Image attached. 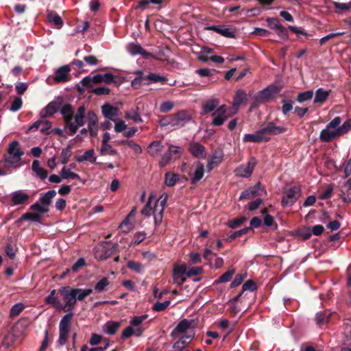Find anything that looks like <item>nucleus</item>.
I'll return each mask as SVG.
<instances>
[{
    "instance_id": "1",
    "label": "nucleus",
    "mask_w": 351,
    "mask_h": 351,
    "mask_svg": "<svg viewBox=\"0 0 351 351\" xmlns=\"http://www.w3.org/2000/svg\"><path fill=\"white\" fill-rule=\"evenodd\" d=\"M58 293L62 296L64 304L61 303L58 298L55 296L56 293L55 289H53L50 294L45 298V302L51 304L57 311L69 312L74 309L76 304L74 289L69 286L63 287L58 290Z\"/></svg>"
},
{
    "instance_id": "2",
    "label": "nucleus",
    "mask_w": 351,
    "mask_h": 351,
    "mask_svg": "<svg viewBox=\"0 0 351 351\" xmlns=\"http://www.w3.org/2000/svg\"><path fill=\"white\" fill-rule=\"evenodd\" d=\"M168 195L162 193L157 199H155L154 195L150 194L148 201L144 208L141 211L145 217L152 215L156 226L159 225L162 220L163 211L167 204Z\"/></svg>"
},
{
    "instance_id": "3",
    "label": "nucleus",
    "mask_w": 351,
    "mask_h": 351,
    "mask_svg": "<svg viewBox=\"0 0 351 351\" xmlns=\"http://www.w3.org/2000/svg\"><path fill=\"white\" fill-rule=\"evenodd\" d=\"M341 119L339 117H335L326 127L322 130L319 138L322 141L329 142L331 140L338 138L346 134L351 130V119L346 121L340 125Z\"/></svg>"
},
{
    "instance_id": "4",
    "label": "nucleus",
    "mask_w": 351,
    "mask_h": 351,
    "mask_svg": "<svg viewBox=\"0 0 351 351\" xmlns=\"http://www.w3.org/2000/svg\"><path fill=\"white\" fill-rule=\"evenodd\" d=\"M196 323L194 320L191 319H182L180 321L176 328L172 331L171 336L178 337V335L184 333V332H187L188 335L182 337L178 341H176L173 348L175 349H181L184 348L186 344L190 342V341L194 337L193 328L195 327Z\"/></svg>"
},
{
    "instance_id": "5",
    "label": "nucleus",
    "mask_w": 351,
    "mask_h": 351,
    "mask_svg": "<svg viewBox=\"0 0 351 351\" xmlns=\"http://www.w3.org/2000/svg\"><path fill=\"white\" fill-rule=\"evenodd\" d=\"M73 316L72 313H69L64 315L60 322L58 342L60 345L65 344L69 338Z\"/></svg>"
},
{
    "instance_id": "6",
    "label": "nucleus",
    "mask_w": 351,
    "mask_h": 351,
    "mask_svg": "<svg viewBox=\"0 0 351 351\" xmlns=\"http://www.w3.org/2000/svg\"><path fill=\"white\" fill-rule=\"evenodd\" d=\"M183 149L181 147L170 145L167 152L162 156L159 165L164 167L169 164L172 160H176L180 158Z\"/></svg>"
},
{
    "instance_id": "7",
    "label": "nucleus",
    "mask_w": 351,
    "mask_h": 351,
    "mask_svg": "<svg viewBox=\"0 0 351 351\" xmlns=\"http://www.w3.org/2000/svg\"><path fill=\"white\" fill-rule=\"evenodd\" d=\"M19 143L18 141H14L12 142L8 147V156L5 159V163L11 165L19 162L21 156L23 155V152H22L19 147Z\"/></svg>"
},
{
    "instance_id": "8",
    "label": "nucleus",
    "mask_w": 351,
    "mask_h": 351,
    "mask_svg": "<svg viewBox=\"0 0 351 351\" xmlns=\"http://www.w3.org/2000/svg\"><path fill=\"white\" fill-rule=\"evenodd\" d=\"M112 254V245L110 243L103 242L99 243L94 250L95 258L103 261L108 258Z\"/></svg>"
},
{
    "instance_id": "9",
    "label": "nucleus",
    "mask_w": 351,
    "mask_h": 351,
    "mask_svg": "<svg viewBox=\"0 0 351 351\" xmlns=\"http://www.w3.org/2000/svg\"><path fill=\"white\" fill-rule=\"evenodd\" d=\"M300 195V190L298 186H293L284 192L282 204L284 207L293 205Z\"/></svg>"
},
{
    "instance_id": "10",
    "label": "nucleus",
    "mask_w": 351,
    "mask_h": 351,
    "mask_svg": "<svg viewBox=\"0 0 351 351\" xmlns=\"http://www.w3.org/2000/svg\"><path fill=\"white\" fill-rule=\"evenodd\" d=\"M256 165V159L252 158L245 165H240L235 169L234 173L237 177L248 178L252 175Z\"/></svg>"
},
{
    "instance_id": "11",
    "label": "nucleus",
    "mask_w": 351,
    "mask_h": 351,
    "mask_svg": "<svg viewBox=\"0 0 351 351\" xmlns=\"http://www.w3.org/2000/svg\"><path fill=\"white\" fill-rule=\"evenodd\" d=\"M84 118H85V108L82 106L78 108L77 113L73 115L71 117V123L74 127H75V130H71L70 126H66L67 128L71 134H74L77 131L79 127L82 126L84 124Z\"/></svg>"
},
{
    "instance_id": "12",
    "label": "nucleus",
    "mask_w": 351,
    "mask_h": 351,
    "mask_svg": "<svg viewBox=\"0 0 351 351\" xmlns=\"http://www.w3.org/2000/svg\"><path fill=\"white\" fill-rule=\"evenodd\" d=\"M212 116L213 117V125L219 126L223 125L226 120L232 116V114L228 113L225 105H222L215 110Z\"/></svg>"
},
{
    "instance_id": "13",
    "label": "nucleus",
    "mask_w": 351,
    "mask_h": 351,
    "mask_svg": "<svg viewBox=\"0 0 351 351\" xmlns=\"http://www.w3.org/2000/svg\"><path fill=\"white\" fill-rule=\"evenodd\" d=\"M263 136L267 138V141L270 139L271 135H277L284 133L287 128L283 126H277L274 123L269 122L261 129Z\"/></svg>"
},
{
    "instance_id": "14",
    "label": "nucleus",
    "mask_w": 351,
    "mask_h": 351,
    "mask_svg": "<svg viewBox=\"0 0 351 351\" xmlns=\"http://www.w3.org/2000/svg\"><path fill=\"white\" fill-rule=\"evenodd\" d=\"M186 265L175 264L173 269V282L179 286L186 280Z\"/></svg>"
},
{
    "instance_id": "15",
    "label": "nucleus",
    "mask_w": 351,
    "mask_h": 351,
    "mask_svg": "<svg viewBox=\"0 0 351 351\" xmlns=\"http://www.w3.org/2000/svg\"><path fill=\"white\" fill-rule=\"evenodd\" d=\"M280 88L276 86H269L261 90L256 99L258 102H266L274 98L278 93Z\"/></svg>"
},
{
    "instance_id": "16",
    "label": "nucleus",
    "mask_w": 351,
    "mask_h": 351,
    "mask_svg": "<svg viewBox=\"0 0 351 351\" xmlns=\"http://www.w3.org/2000/svg\"><path fill=\"white\" fill-rule=\"evenodd\" d=\"M171 121L166 123H162V125L170 124L173 127H182L190 120V116L184 111L178 112L171 116Z\"/></svg>"
},
{
    "instance_id": "17",
    "label": "nucleus",
    "mask_w": 351,
    "mask_h": 351,
    "mask_svg": "<svg viewBox=\"0 0 351 351\" xmlns=\"http://www.w3.org/2000/svg\"><path fill=\"white\" fill-rule=\"evenodd\" d=\"M266 193L265 188L261 185V183H257L255 186L249 189L243 191L241 195L240 199H249L256 195H262Z\"/></svg>"
},
{
    "instance_id": "18",
    "label": "nucleus",
    "mask_w": 351,
    "mask_h": 351,
    "mask_svg": "<svg viewBox=\"0 0 351 351\" xmlns=\"http://www.w3.org/2000/svg\"><path fill=\"white\" fill-rule=\"evenodd\" d=\"M126 49L128 51L132 56L141 55L144 58L148 59L153 57L152 54L146 51L138 43H129Z\"/></svg>"
},
{
    "instance_id": "19",
    "label": "nucleus",
    "mask_w": 351,
    "mask_h": 351,
    "mask_svg": "<svg viewBox=\"0 0 351 351\" xmlns=\"http://www.w3.org/2000/svg\"><path fill=\"white\" fill-rule=\"evenodd\" d=\"M71 69L68 65H64L58 68L53 76V81L56 83L65 82L69 80V74Z\"/></svg>"
},
{
    "instance_id": "20",
    "label": "nucleus",
    "mask_w": 351,
    "mask_h": 351,
    "mask_svg": "<svg viewBox=\"0 0 351 351\" xmlns=\"http://www.w3.org/2000/svg\"><path fill=\"white\" fill-rule=\"evenodd\" d=\"M206 29L214 31L221 36L228 38H234L235 36V31L228 26L226 25H212L206 27Z\"/></svg>"
},
{
    "instance_id": "21",
    "label": "nucleus",
    "mask_w": 351,
    "mask_h": 351,
    "mask_svg": "<svg viewBox=\"0 0 351 351\" xmlns=\"http://www.w3.org/2000/svg\"><path fill=\"white\" fill-rule=\"evenodd\" d=\"M10 197L12 204L16 206L26 203L29 199V195L23 191L19 190L12 193Z\"/></svg>"
},
{
    "instance_id": "22",
    "label": "nucleus",
    "mask_w": 351,
    "mask_h": 351,
    "mask_svg": "<svg viewBox=\"0 0 351 351\" xmlns=\"http://www.w3.org/2000/svg\"><path fill=\"white\" fill-rule=\"evenodd\" d=\"M60 112L63 116L65 126H70L71 130H75V127H74V125H73L71 123V117L73 115L74 113L72 106L70 104L64 105L60 110Z\"/></svg>"
},
{
    "instance_id": "23",
    "label": "nucleus",
    "mask_w": 351,
    "mask_h": 351,
    "mask_svg": "<svg viewBox=\"0 0 351 351\" xmlns=\"http://www.w3.org/2000/svg\"><path fill=\"white\" fill-rule=\"evenodd\" d=\"M98 119L95 113L93 111L88 112V128L92 136H95L98 131Z\"/></svg>"
},
{
    "instance_id": "24",
    "label": "nucleus",
    "mask_w": 351,
    "mask_h": 351,
    "mask_svg": "<svg viewBox=\"0 0 351 351\" xmlns=\"http://www.w3.org/2000/svg\"><path fill=\"white\" fill-rule=\"evenodd\" d=\"M189 150L192 155L199 158H204L206 152L203 145L197 143H192L190 144Z\"/></svg>"
},
{
    "instance_id": "25",
    "label": "nucleus",
    "mask_w": 351,
    "mask_h": 351,
    "mask_svg": "<svg viewBox=\"0 0 351 351\" xmlns=\"http://www.w3.org/2000/svg\"><path fill=\"white\" fill-rule=\"evenodd\" d=\"M340 191L339 195L343 202H351V178L341 186Z\"/></svg>"
},
{
    "instance_id": "26",
    "label": "nucleus",
    "mask_w": 351,
    "mask_h": 351,
    "mask_svg": "<svg viewBox=\"0 0 351 351\" xmlns=\"http://www.w3.org/2000/svg\"><path fill=\"white\" fill-rule=\"evenodd\" d=\"M204 165L198 162L193 173L190 174L191 176V183L195 184L198 182L204 176Z\"/></svg>"
},
{
    "instance_id": "27",
    "label": "nucleus",
    "mask_w": 351,
    "mask_h": 351,
    "mask_svg": "<svg viewBox=\"0 0 351 351\" xmlns=\"http://www.w3.org/2000/svg\"><path fill=\"white\" fill-rule=\"evenodd\" d=\"M243 141L245 143L247 142H252V143H258V142H266L267 138L263 136V133L261 130L256 131L254 134H245Z\"/></svg>"
},
{
    "instance_id": "28",
    "label": "nucleus",
    "mask_w": 351,
    "mask_h": 351,
    "mask_svg": "<svg viewBox=\"0 0 351 351\" xmlns=\"http://www.w3.org/2000/svg\"><path fill=\"white\" fill-rule=\"evenodd\" d=\"M32 169L41 180H45L48 176L47 171L41 167L40 162L38 160L33 161Z\"/></svg>"
},
{
    "instance_id": "29",
    "label": "nucleus",
    "mask_w": 351,
    "mask_h": 351,
    "mask_svg": "<svg viewBox=\"0 0 351 351\" xmlns=\"http://www.w3.org/2000/svg\"><path fill=\"white\" fill-rule=\"evenodd\" d=\"M59 106L57 102H50L44 109L40 111V117L45 118L55 114L58 110Z\"/></svg>"
},
{
    "instance_id": "30",
    "label": "nucleus",
    "mask_w": 351,
    "mask_h": 351,
    "mask_svg": "<svg viewBox=\"0 0 351 351\" xmlns=\"http://www.w3.org/2000/svg\"><path fill=\"white\" fill-rule=\"evenodd\" d=\"M163 149V145L160 141L152 142L147 147V152L152 156H158Z\"/></svg>"
},
{
    "instance_id": "31",
    "label": "nucleus",
    "mask_w": 351,
    "mask_h": 351,
    "mask_svg": "<svg viewBox=\"0 0 351 351\" xmlns=\"http://www.w3.org/2000/svg\"><path fill=\"white\" fill-rule=\"evenodd\" d=\"M102 112L106 118L114 120V118L117 116L118 109L109 104H106L102 106Z\"/></svg>"
},
{
    "instance_id": "32",
    "label": "nucleus",
    "mask_w": 351,
    "mask_h": 351,
    "mask_svg": "<svg viewBox=\"0 0 351 351\" xmlns=\"http://www.w3.org/2000/svg\"><path fill=\"white\" fill-rule=\"evenodd\" d=\"M96 160L97 157L95 156V153L93 149H88L85 152L84 154L77 157V160L78 162L88 161L91 163H94L96 162Z\"/></svg>"
},
{
    "instance_id": "33",
    "label": "nucleus",
    "mask_w": 351,
    "mask_h": 351,
    "mask_svg": "<svg viewBox=\"0 0 351 351\" xmlns=\"http://www.w3.org/2000/svg\"><path fill=\"white\" fill-rule=\"evenodd\" d=\"M56 195V192L54 190H51L41 195L38 202H39L43 206H46L49 208V206L51 203V199Z\"/></svg>"
},
{
    "instance_id": "34",
    "label": "nucleus",
    "mask_w": 351,
    "mask_h": 351,
    "mask_svg": "<svg viewBox=\"0 0 351 351\" xmlns=\"http://www.w3.org/2000/svg\"><path fill=\"white\" fill-rule=\"evenodd\" d=\"M143 330L141 328H134L130 324L125 328L122 333L123 338H128L132 335L139 337L142 335Z\"/></svg>"
},
{
    "instance_id": "35",
    "label": "nucleus",
    "mask_w": 351,
    "mask_h": 351,
    "mask_svg": "<svg viewBox=\"0 0 351 351\" xmlns=\"http://www.w3.org/2000/svg\"><path fill=\"white\" fill-rule=\"evenodd\" d=\"M145 80L146 82H145V84H149L152 82H160L162 84H164L167 81V79L165 77L161 76L156 73H150L148 75L145 76Z\"/></svg>"
},
{
    "instance_id": "36",
    "label": "nucleus",
    "mask_w": 351,
    "mask_h": 351,
    "mask_svg": "<svg viewBox=\"0 0 351 351\" xmlns=\"http://www.w3.org/2000/svg\"><path fill=\"white\" fill-rule=\"evenodd\" d=\"M180 180V176L178 173L167 172L165 175V183L168 186H173Z\"/></svg>"
},
{
    "instance_id": "37",
    "label": "nucleus",
    "mask_w": 351,
    "mask_h": 351,
    "mask_svg": "<svg viewBox=\"0 0 351 351\" xmlns=\"http://www.w3.org/2000/svg\"><path fill=\"white\" fill-rule=\"evenodd\" d=\"M119 228L122 232L128 233L134 228V220L126 217Z\"/></svg>"
},
{
    "instance_id": "38",
    "label": "nucleus",
    "mask_w": 351,
    "mask_h": 351,
    "mask_svg": "<svg viewBox=\"0 0 351 351\" xmlns=\"http://www.w3.org/2000/svg\"><path fill=\"white\" fill-rule=\"evenodd\" d=\"M47 19L49 23H53L58 29H60L62 27V20L56 13L53 12H49L47 14Z\"/></svg>"
},
{
    "instance_id": "39",
    "label": "nucleus",
    "mask_w": 351,
    "mask_h": 351,
    "mask_svg": "<svg viewBox=\"0 0 351 351\" xmlns=\"http://www.w3.org/2000/svg\"><path fill=\"white\" fill-rule=\"evenodd\" d=\"M329 94H330V91L324 90L322 88L317 89L315 93L314 103L323 104L326 100V99L328 97Z\"/></svg>"
},
{
    "instance_id": "40",
    "label": "nucleus",
    "mask_w": 351,
    "mask_h": 351,
    "mask_svg": "<svg viewBox=\"0 0 351 351\" xmlns=\"http://www.w3.org/2000/svg\"><path fill=\"white\" fill-rule=\"evenodd\" d=\"M119 145H125L131 148L135 154L139 155L142 153V149L139 145L131 140L121 141Z\"/></svg>"
},
{
    "instance_id": "41",
    "label": "nucleus",
    "mask_w": 351,
    "mask_h": 351,
    "mask_svg": "<svg viewBox=\"0 0 351 351\" xmlns=\"http://www.w3.org/2000/svg\"><path fill=\"white\" fill-rule=\"evenodd\" d=\"M136 73L138 76L132 81L131 86L134 88H138L142 84H145V82H146L145 76L143 75V73L142 71H138Z\"/></svg>"
},
{
    "instance_id": "42",
    "label": "nucleus",
    "mask_w": 351,
    "mask_h": 351,
    "mask_svg": "<svg viewBox=\"0 0 351 351\" xmlns=\"http://www.w3.org/2000/svg\"><path fill=\"white\" fill-rule=\"evenodd\" d=\"M62 178L64 180L66 179H77L81 180L80 177L78 174L72 172L70 169L67 168L66 167H64L60 172Z\"/></svg>"
},
{
    "instance_id": "43",
    "label": "nucleus",
    "mask_w": 351,
    "mask_h": 351,
    "mask_svg": "<svg viewBox=\"0 0 351 351\" xmlns=\"http://www.w3.org/2000/svg\"><path fill=\"white\" fill-rule=\"evenodd\" d=\"M75 295V300L80 301L83 300L86 297L92 293L93 290L91 289H74Z\"/></svg>"
},
{
    "instance_id": "44",
    "label": "nucleus",
    "mask_w": 351,
    "mask_h": 351,
    "mask_svg": "<svg viewBox=\"0 0 351 351\" xmlns=\"http://www.w3.org/2000/svg\"><path fill=\"white\" fill-rule=\"evenodd\" d=\"M222 156H213L211 158L208 160V164L206 165L208 171H210L214 168V167L218 166L222 162Z\"/></svg>"
},
{
    "instance_id": "45",
    "label": "nucleus",
    "mask_w": 351,
    "mask_h": 351,
    "mask_svg": "<svg viewBox=\"0 0 351 351\" xmlns=\"http://www.w3.org/2000/svg\"><path fill=\"white\" fill-rule=\"evenodd\" d=\"M246 99V94L243 90H238L234 97L233 106H239L241 105Z\"/></svg>"
},
{
    "instance_id": "46",
    "label": "nucleus",
    "mask_w": 351,
    "mask_h": 351,
    "mask_svg": "<svg viewBox=\"0 0 351 351\" xmlns=\"http://www.w3.org/2000/svg\"><path fill=\"white\" fill-rule=\"evenodd\" d=\"M120 324L118 322H108L106 324V332L108 335H114L119 328Z\"/></svg>"
},
{
    "instance_id": "47",
    "label": "nucleus",
    "mask_w": 351,
    "mask_h": 351,
    "mask_svg": "<svg viewBox=\"0 0 351 351\" xmlns=\"http://www.w3.org/2000/svg\"><path fill=\"white\" fill-rule=\"evenodd\" d=\"M313 96V90H307L300 93L297 97V101L300 103L310 100Z\"/></svg>"
},
{
    "instance_id": "48",
    "label": "nucleus",
    "mask_w": 351,
    "mask_h": 351,
    "mask_svg": "<svg viewBox=\"0 0 351 351\" xmlns=\"http://www.w3.org/2000/svg\"><path fill=\"white\" fill-rule=\"evenodd\" d=\"M30 209L36 213H46L49 211V208H47L46 206H43L39 202H36L35 204H32L30 206Z\"/></svg>"
},
{
    "instance_id": "49",
    "label": "nucleus",
    "mask_w": 351,
    "mask_h": 351,
    "mask_svg": "<svg viewBox=\"0 0 351 351\" xmlns=\"http://www.w3.org/2000/svg\"><path fill=\"white\" fill-rule=\"evenodd\" d=\"M100 154L101 155H117V151L113 149L112 146L108 143L106 145H101L100 149Z\"/></svg>"
},
{
    "instance_id": "50",
    "label": "nucleus",
    "mask_w": 351,
    "mask_h": 351,
    "mask_svg": "<svg viewBox=\"0 0 351 351\" xmlns=\"http://www.w3.org/2000/svg\"><path fill=\"white\" fill-rule=\"evenodd\" d=\"M246 220H247V219L245 217H241L229 221L227 223V225L228 227H230L231 228H237L239 226H241Z\"/></svg>"
},
{
    "instance_id": "51",
    "label": "nucleus",
    "mask_w": 351,
    "mask_h": 351,
    "mask_svg": "<svg viewBox=\"0 0 351 351\" xmlns=\"http://www.w3.org/2000/svg\"><path fill=\"white\" fill-rule=\"evenodd\" d=\"M110 282L107 278H103L95 286V289L97 291L101 292L106 290V287L109 285Z\"/></svg>"
},
{
    "instance_id": "52",
    "label": "nucleus",
    "mask_w": 351,
    "mask_h": 351,
    "mask_svg": "<svg viewBox=\"0 0 351 351\" xmlns=\"http://www.w3.org/2000/svg\"><path fill=\"white\" fill-rule=\"evenodd\" d=\"M147 317V315H141V316H136L134 317L130 322V324L134 328H137L138 326H140V324L145 321Z\"/></svg>"
},
{
    "instance_id": "53",
    "label": "nucleus",
    "mask_w": 351,
    "mask_h": 351,
    "mask_svg": "<svg viewBox=\"0 0 351 351\" xmlns=\"http://www.w3.org/2000/svg\"><path fill=\"white\" fill-rule=\"evenodd\" d=\"M71 156V148L66 147L62 149L60 154V160L61 163L65 165L69 160L70 157Z\"/></svg>"
},
{
    "instance_id": "54",
    "label": "nucleus",
    "mask_w": 351,
    "mask_h": 351,
    "mask_svg": "<svg viewBox=\"0 0 351 351\" xmlns=\"http://www.w3.org/2000/svg\"><path fill=\"white\" fill-rule=\"evenodd\" d=\"M329 319V316L325 313L319 312L316 314L315 320L317 325L321 326L326 323Z\"/></svg>"
},
{
    "instance_id": "55",
    "label": "nucleus",
    "mask_w": 351,
    "mask_h": 351,
    "mask_svg": "<svg viewBox=\"0 0 351 351\" xmlns=\"http://www.w3.org/2000/svg\"><path fill=\"white\" fill-rule=\"evenodd\" d=\"M218 102L217 100H210L206 102L204 105V111L205 113H208L213 111L217 106Z\"/></svg>"
},
{
    "instance_id": "56",
    "label": "nucleus",
    "mask_w": 351,
    "mask_h": 351,
    "mask_svg": "<svg viewBox=\"0 0 351 351\" xmlns=\"http://www.w3.org/2000/svg\"><path fill=\"white\" fill-rule=\"evenodd\" d=\"M21 219L25 220H31L32 221H38L40 219V215L36 213H26L21 217Z\"/></svg>"
},
{
    "instance_id": "57",
    "label": "nucleus",
    "mask_w": 351,
    "mask_h": 351,
    "mask_svg": "<svg viewBox=\"0 0 351 351\" xmlns=\"http://www.w3.org/2000/svg\"><path fill=\"white\" fill-rule=\"evenodd\" d=\"M235 273V269L233 268L230 269L228 271L225 272L218 280L219 282H228L233 274Z\"/></svg>"
},
{
    "instance_id": "58",
    "label": "nucleus",
    "mask_w": 351,
    "mask_h": 351,
    "mask_svg": "<svg viewBox=\"0 0 351 351\" xmlns=\"http://www.w3.org/2000/svg\"><path fill=\"white\" fill-rule=\"evenodd\" d=\"M246 277V273L237 274L230 285L231 287L233 288L240 285Z\"/></svg>"
},
{
    "instance_id": "59",
    "label": "nucleus",
    "mask_w": 351,
    "mask_h": 351,
    "mask_svg": "<svg viewBox=\"0 0 351 351\" xmlns=\"http://www.w3.org/2000/svg\"><path fill=\"white\" fill-rule=\"evenodd\" d=\"M125 118L132 119L136 123H141L143 121L140 115L135 110L127 112L125 114Z\"/></svg>"
},
{
    "instance_id": "60",
    "label": "nucleus",
    "mask_w": 351,
    "mask_h": 351,
    "mask_svg": "<svg viewBox=\"0 0 351 351\" xmlns=\"http://www.w3.org/2000/svg\"><path fill=\"white\" fill-rule=\"evenodd\" d=\"M23 309L24 305L22 303L16 304L10 310V315L12 317H16L19 315Z\"/></svg>"
},
{
    "instance_id": "61",
    "label": "nucleus",
    "mask_w": 351,
    "mask_h": 351,
    "mask_svg": "<svg viewBox=\"0 0 351 351\" xmlns=\"http://www.w3.org/2000/svg\"><path fill=\"white\" fill-rule=\"evenodd\" d=\"M345 34L344 32H336V33H331V34H329L328 35H326V36L322 38L320 40H319V43L321 45H324L328 40H329L330 39H332L333 38H335V37H337V36H342Z\"/></svg>"
},
{
    "instance_id": "62",
    "label": "nucleus",
    "mask_w": 351,
    "mask_h": 351,
    "mask_svg": "<svg viewBox=\"0 0 351 351\" xmlns=\"http://www.w3.org/2000/svg\"><path fill=\"white\" fill-rule=\"evenodd\" d=\"M16 251V247H14L12 244L8 243L6 245L5 252L10 258L14 259L15 258Z\"/></svg>"
},
{
    "instance_id": "63",
    "label": "nucleus",
    "mask_w": 351,
    "mask_h": 351,
    "mask_svg": "<svg viewBox=\"0 0 351 351\" xmlns=\"http://www.w3.org/2000/svg\"><path fill=\"white\" fill-rule=\"evenodd\" d=\"M202 271V268L200 267H192L189 270H187V269L186 268V277L190 278L201 274Z\"/></svg>"
},
{
    "instance_id": "64",
    "label": "nucleus",
    "mask_w": 351,
    "mask_h": 351,
    "mask_svg": "<svg viewBox=\"0 0 351 351\" xmlns=\"http://www.w3.org/2000/svg\"><path fill=\"white\" fill-rule=\"evenodd\" d=\"M174 104L172 101H167L161 104L160 110L162 112H167L173 109Z\"/></svg>"
}]
</instances>
